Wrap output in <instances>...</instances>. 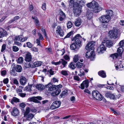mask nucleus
Masks as SVG:
<instances>
[{
	"mask_svg": "<svg viewBox=\"0 0 124 124\" xmlns=\"http://www.w3.org/2000/svg\"><path fill=\"white\" fill-rule=\"evenodd\" d=\"M87 7L93 9L94 13H98L103 9V8L100 6L97 2L95 1H92L91 2L87 4Z\"/></svg>",
	"mask_w": 124,
	"mask_h": 124,
	"instance_id": "f257e3e1",
	"label": "nucleus"
},
{
	"mask_svg": "<svg viewBox=\"0 0 124 124\" xmlns=\"http://www.w3.org/2000/svg\"><path fill=\"white\" fill-rule=\"evenodd\" d=\"M110 18L111 17L105 15L101 16L99 18V20L100 22L102 23H107L109 22Z\"/></svg>",
	"mask_w": 124,
	"mask_h": 124,
	"instance_id": "f03ea898",
	"label": "nucleus"
},
{
	"mask_svg": "<svg viewBox=\"0 0 124 124\" xmlns=\"http://www.w3.org/2000/svg\"><path fill=\"white\" fill-rule=\"evenodd\" d=\"M92 94L93 96L96 99L100 101L102 99L101 95L97 90L93 91Z\"/></svg>",
	"mask_w": 124,
	"mask_h": 124,
	"instance_id": "7ed1b4c3",
	"label": "nucleus"
},
{
	"mask_svg": "<svg viewBox=\"0 0 124 124\" xmlns=\"http://www.w3.org/2000/svg\"><path fill=\"white\" fill-rule=\"evenodd\" d=\"M108 35L111 38H116L117 37V30L116 29L113 28L112 30L109 31Z\"/></svg>",
	"mask_w": 124,
	"mask_h": 124,
	"instance_id": "20e7f679",
	"label": "nucleus"
},
{
	"mask_svg": "<svg viewBox=\"0 0 124 124\" xmlns=\"http://www.w3.org/2000/svg\"><path fill=\"white\" fill-rule=\"evenodd\" d=\"M81 12V8L79 6L74 7L73 8V13L75 16L77 17L79 16Z\"/></svg>",
	"mask_w": 124,
	"mask_h": 124,
	"instance_id": "39448f33",
	"label": "nucleus"
},
{
	"mask_svg": "<svg viewBox=\"0 0 124 124\" xmlns=\"http://www.w3.org/2000/svg\"><path fill=\"white\" fill-rule=\"evenodd\" d=\"M61 102L59 101H56L53 102L50 107L51 109H54L59 108L60 106Z\"/></svg>",
	"mask_w": 124,
	"mask_h": 124,
	"instance_id": "423d86ee",
	"label": "nucleus"
},
{
	"mask_svg": "<svg viewBox=\"0 0 124 124\" xmlns=\"http://www.w3.org/2000/svg\"><path fill=\"white\" fill-rule=\"evenodd\" d=\"M95 43L94 42L91 41L89 42L86 46L85 49L89 51L93 50L94 49V46Z\"/></svg>",
	"mask_w": 124,
	"mask_h": 124,
	"instance_id": "0eeeda50",
	"label": "nucleus"
},
{
	"mask_svg": "<svg viewBox=\"0 0 124 124\" xmlns=\"http://www.w3.org/2000/svg\"><path fill=\"white\" fill-rule=\"evenodd\" d=\"M81 37L79 34L76 35L75 36L74 39L75 40V43L77 45L79 46H80L81 44V41L80 39H81Z\"/></svg>",
	"mask_w": 124,
	"mask_h": 124,
	"instance_id": "6e6552de",
	"label": "nucleus"
},
{
	"mask_svg": "<svg viewBox=\"0 0 124 124\" xmlns=\"http://www.w3.org/2000/svg\"><path fill=\"white\" fill-rule=\"evenodd\" d=\"M90 51L89 50L85 54V56L87 58H90L91 60H93L94 58L95 53L93 51L91 52H90Z\"/></svg>",
	"mask_w": 124,
	"mask_h": 124,
	"instance_id": "1a4fd4ad",
	"label": "nucleus"
},
{
	"mask_svg": "<svg viewBox=\"0 0 124 124\" xmlns=\"http://www.w3.org/2000/svg\"><path fill=\"white\" fill-rule=\"evenodd\" d=\"M103 43H106V46L108 47H111L113 45V42L111 40L105 38L103 41Z\"/></svg>",
	"mask_w": 124,
	"mask_h": 124,
	"instance_id": "9d476101",
	"label": "nucleus"
},
{
	"mask_svg": "<svg viewBox=\"0 0 124 124\" xmlns=\"http://www.w3.org/2000/svg\"><path fill=\"white\" fill-rule=\"evenodd\" d=\"M106 48L104 44H102L100 45L98 47L97 52L99 54L103 53V51L105 50Z\"/></svg>",
	"mask_w": 124,
	"mask_h": 124,
	"instance_id": "9b49d317",
	"label": "nucleus"
},
{
	"mask_svg": "<svg viewBox=\"0 0 124 124\" xmlns=\"http://www.w3.org/2000/svg\"><path fill=\"white\" fill-rule=\"evenodd\" d=\"M89 81L87 80L84 81L80 85V86L79 87L82 89H83L85 88V87L86 88H87L89 86Z\"/></svg>",
	"mask_w": 124,
	"mask_h": 124,
	"instance_id": "f8f14e48",
	"label": "nucleus"
},
{
	"mask_svg": "<svg viewBox=\"0 0 124 124\" xmlns=\"http://www.w3.org/2000/svg\"><path fill=\"white\" fill-rule=\"evenodd\" d=\"M11 109H10L9 111L11 112L12 115L14 116H17L19 115V112L18 109L14 107L12 111H11Z\"/></svg>",
	"mask_w": 124,
	"mask_h": 124,
	"instance_id": "ddd939ff",
	"label": "nucleus"
},
{
	"mask_svg": "<svg viewBox=\"0 0 124 124\" xmlns=\"http://www.w3.org/2000/svg\"><path fill=\"white\" fill-rule=\"evenodd\" d=\"M56 33L59 34L61 36H63L64 34L63 31L61 27L58 26L56 29Z\"/></svg>",
	"mask_w": 124,
	"mask_h": 124,
	"instance_id": "4468645a",
	"label": "nucleus"
},
{
	"mask_svg": "<svg viewBox=\"0 0 124 124\" xmlns=\"http://www.w3.org/2000/svg\"><path fill=\"white\" fill-rule=\"evenodd\" d=\"M105 96L108 98H109L111 99H112L113 100L115 99L116 98V97L113 94L109 92L107 93H106Z\"/></svg>",
	"mask_w": 124,
	"mask_h": 124,
	"instance_id": "2eb2a0df",
	"label": "nucleus"
},
{
	"mask_svg": "<svg viewBox=\"0 0 124 124\" xmlns=\"http://www.w3.org/2000/svg\"><path fill=\"white\" fill-rule=\"evenodd\" d=\"M7 35V33L5 30L4 29L0 28V38L6 36Z\"/></svg>",
	"mask_w": 124,
	"mask_h": 124,
	"instance_id": "dca6fc26",
	"label": "nucleus"
},
{
	"mask_svg": "<svg viewBox=\"0 0 124 124\" xmlns=\"http://www.w3.org/2000/svg\"><path fill=\"white\" fill-rule=\"evenodd\" d=\"M32 57L31 54L30 53H27L26 54L25 60L28 62H30L31 60Z\"/></svg>",
	"mask_w": 124,
	"mask_h": 124,
	"instance_id": "f3484780",
	"label": "nucleus"
},
{
	"mask_svg": "<svg viewBox=\"0 0 124 124\" xmlns=\"http://www.w3.org/2000/svg\"><path fill=\"white\" fill-rule=\"evenodd\" d=\"M76 44L74 43L72 44L70 46V47L71 50H74L75 51H77L78 50L79 47L78 45L77 46Z\"/></svg>",
	"mask_w": 124,
	"mask_h": 124,
	"instance_id": "a211bd4d",
	"label": "nucleus"
},
{
	"mask_svg": "<svg viewBox=\"0 0 124 124\" xmlns=\"http://www.w3.org/2000/svg\"><path fill=\"white\" fill-rule=\"evenodd\" d=\"M26 82V78L23 76H21L20 80V84L22 85H25Z\"/></svg>",
	"mask_w": 124,
	"mask_h": 124,
	"instance_id": "6ab92c4d",
	"label": "nucleus"
},
{
	"mask_svg": "<svg viewBox=\"0 0 124 124\" xmlns=\"http://www.w3.org/2000/svg\"><path fill=\"white\" fill-rule=\"evenodd\" d=\"M59 14L60 16L59 20L61 21H62L65 18L66 16L65 14L62 11H61Z\"/></svg>",
	"mask_w": 124,
	"mask_h": 124,
	"instance_id": "aec40b11",
	"label": "nucleus"
},
{
	"mask_svg": "<svg viewBox=\"0 0 124 124\" xmlns=\"http://www.w3.org/2000/svg\"><path fill=\"white\" fill-rule=\"evenodd\" d=\"M55 85H52L51 83H49L47 85V88H48V90L52 91L56 89Z\"/></svg>",
	"mask_w": 124,
	"mask_h": 124,
	"instance_id": "412c9836",
	"label": "nucleus"
},
{
	"mask_svg": "<svg viewBox=\"0 0 124 124\" xmlns=\"http://www.w3.org/2000/svg\"><path fill=\"white\" fill-rule=\"evenodd\" d=\"M61 90L59 89L53 91L51 93V95L54 96H56L58 95L61 92Z\"/></svg>",
	"mask_w": 124,
	"mask_h": 124,
	"instance_id": "4be33fe9",
	"label": "nucleus"
},
{
	"mask_svg": "<svg viewBox=\"0 0 124 124\" xmlns=\"http://www.w3.org/2000/svg\"><path fill=\"white\" fill-rule=\"evenodd\" d=\"M34 115L31 113H30L26 116V120L27 121H30L34 117Z\"/></svg>",
	"mask_w": 124,
	"mask_h": 124,
	"instance_id": "5701e85b",
	"label": "nucleus"
},
{
	"mask_svg": "<svg viewBox=\"0 0 124 124\" xmlns=\"http://www.w3.org/2000/svg\"><path fill=\"white\" fill-rule=\"evenodd\" d=\"M82 23L81 21L80 18H78L75 21L74 24L77 26H79Z\"/></svg>",
	"mask_w": 124,
	"mask_h": 124,
	"instance_id": "b1692460",
	"label": "nucleus"
},
{
	"mask_svg": "<svg viewBox=\"0 0 124 124\" xmlns=\"http://www.w3.org/2000/svg\"><path fill=\"white\" fill-rule=\"evenodd\" d=\"M36 88L39 90H42L45 88V87L42 84H37L36 86Z\"/></svg>",
	"mask_w": 124,
	"mask_h": 124,
	"instance_id": "393cba45",
	"label": "nucleus"
},
{
	"mask_svg": "<svg viewBox=\"0 0 124 124\" xmlns=\"http://www.w3.org/2000/svg\"><path fill=\"white\" fill-rule=\"evenodd\" d=\"M98 75L102 78H105L106 77L105 73L104 71L101 70L98 72Z\"/></svg>",
	"mask_w": 124,
	"mask_h": 124,
	"instance_id": "a878e982",
	"label": "nucleus"
},
{
	"mask_svg": "<svg viewBox=\"0 0 124 124\" xmlns=\"http://www.w3.org/2000/svg\"><path fill=\"white\" fill-rule=\"evenodd\" d=\"M19 102V99L15 97H14L11 100V103L12 104H14V102Z\"/></svg>",
	"mask_w": 124,
	"mask_h": 124,
	"instance_id": "bb28decb",
	"label": "nucleus"
},
{
	"mask_svg": "<svg viewBox=\"0 0 124 124\" xmlns=\"http://www.w3.org/2000/svg\"><path fill=\"white\" fill-rule=\"evenodd\" d=\"M32 18L34 20V23L37 26H39V22L38 19L36 17H32Z\"/></svg>",
	"mask_w": 124,
	"mask_h": 124,
	"instance_id": "cd10ccee",
	"label": "nucleus"
},
{
	"mask_svg": "<svg viewBox=\"0 0 124 124\" xmlns=\"http://www.w3.org/2000/svg\"><path fill=\"white\" fill-rule=\"evenodd\" d=\"M123 51V49L121 47H119L117 50V52L119 54V55L120 56H122V52Z\"/></svg>",
	"mask_w": 124,
	"mask_h": 124,
	"instance_id": "c85d7f7f",
	"label": "nucleus"
},
{
	"mask_svg": "<svg viewBox=\"0 0 124 124\" xmlns=\"http://www.w3.org/2000/svg\"><path fill=\"white\" fill-rule=\"evenodd\" d=\"M16 70L18 72H20L22 70V68L21 66L20 65H17L15 67Z\"/></svg>",
	"mask_w": 124,
	"mask_h": 124,
	"instance_id": "c756f323",
	"label": "nucleus"
},
{
	"mask_svg": "<svg viewBox=\"0 0 124 124\" xmlns=\"http://www.w3.org/2000/svg\"><path fill=\"white\" fill-rule=\"evenodd\" d=\"M30 108L29 107L26 108V111L24 112V117H25L27 115L29 114L30 111Z\"/></svg>",
	"mask_w": 124,
	"mask_h": 124,
	"instance_id": "7c9ffc66",
	"label": "nucleus"
},
{
	"mask_svg": "<svg viewBox=\"0 0 124 124\" xmlns=\"http://www.w3.org/2000/svg\"><path fill=\"white\" fill-rule=\"evenodd\" d=\"M106 12L107 13V16H108L110 17L112 16L113 13V11L110 10H108L106 11Z\"/></svg>",
	"mask_w": 124,
	"mask_h": 124,
	"instance_id": "2f4dec72",
	"label": "nucleus"
},
{
	"mask_svg": "<svg viewBox=\"0 0 124 124\" xmlns=\"http://www.w3.org/2000/svg\"><path fill=\"white\" fill-rule=\"evenodd\" d=\"M20 18L19 16H16L14 17L13 19L11 20L8 22V23L10 24L12 23L15 21L17 20Z\"/></svg>",
	"mask_w": 124,
	"mask_h": 124,
	"instance_id": "473e14b6",
	"label": "nucleus"
},
{
	"mask_svg": "<svg viewBox=\"0 0 124 124\" xmlns=\"http://www.w3.org/2000/svg\"><path fill=\"white\" fill-rule=\"evenodd\" d=\"M42 64V62L41 61H37L34 62L33 64L35 67L40 66Z\"/></svg>",
	"mask_w": 124,
	"mask_h": 124,
	"instance_id": "72a5a7b5",
	"label": "nucleus"
},
{
	"mask_svg": "<svg viewBox=\"0 0 124 124\" xmlns=\"http://www.w3.org/2000/svg\"><path fill=\"white\" fill-rule=\"evenodd\" d=\"M30 100L31 101H33L37 103H39L40 102V101L38 100L35 97L31 98Z\"/></svg>",
	"mask_w": 124,
	"mask_h": 124,
	"instance_id": "f704fd0d",
	"label": "nucleus"
},
{
	"mask_svg": "<svg viewBox=\"0 0 124 124\" xmlns=\"http://www.w3.org/2000/svg\"><path fill=\"white\" fill-rule=\"evenodd\" d=\"M61 73L63 75L66 76L68 75L69 72L67 70H62L61 71Z\"/></svg>",
	"mask_w": 124,
	"mask_h": 124,
	"instance_id": "c9c22d12",
	"label": "nucleus"
},
{
	"mask_svg": "<svg viewBox=\"0 0 124 124\" xmlns=\"http://www.w3.org/2000/svg\"><path fill=\"white\" fill-rule=\"evenodd\" d=\"M115 66L117 70H122L121 68L123 67V66L122 64H120L119 65H115Z\"/></svg>",
	"mask_w": 124,
	"mask_h": 124,
	"instance_id": "e433bc0d",
	"label": "nucleus"
},
{
	"mask_svg": "<svg viewBox=\"0 0 124 124\" xmlns=\"http://www.w3.org/2000/svg\"><path fill=\"white\" fill-rule=\"evenodd\" d=\"M17 63H21L23 62V58L22 57H19L16 60Z\"/></svg>",
	"mask_w": 124,
	"mask_h": 124,
	"instance_id": "4c0bfd02",
	"label": "nucleus"
},
{
	"mask_svg": "<svg viewBox=\"0 0 124 124\" xmlns=\"http://www.w3.org/2000/svg\"><path fill=\"white\" fill-rule=\"evenodd\" d=\"M32 86L30 85L28 86H26L24 88V90L27 91H31V88Z\"/></svg>",
	"mask_w": 124,
	"mask_h": 124,
	"instance_id": "58836bf2",
	"label": "nucleus"
},
{
	"mask_svg": "<svg viewBox=\"0 0 124 124\" xmlns=\"http://www.w3.org/2000/svg\"><path fill=\"white\" fill-rule=\"evenodd\" d=\"M77 2L79 4L82 5L84 4L85 2L84 0H77Z\"/></svg>",
	"mask_w": 124,
	"mask_h": 124,
	"instance_id": "ea45409f",
	"label": "nucleus"
},
{
	"mask_svg": "<svg viewBox=\"0 0 124 124\" xmlns=\"http://www.w3.org/2000/svg\"><path fill=\"white\" fill-rule=\"evenodd\" d=\"M74 1L73 0H70L69 3V6L71 7H75L74 6Z\"/></svg>",
	"mask_w": 124,
	"mask_h": 124,
	"instance_id": "a19ab883",
	"label": "nucleus"
},
{
	"mask_svg": "<svg viewBox=\"0 0 124 124\" xmlns=\"http://www.w3.org/2000/svg\"><path fill=\"white\" fill-rule=\"evenodd\" d=\"M22 36H16L14 39V41H19L21 40V38H22Z\"/></svg>",
	"mask_w": 124,
	"mask_h": 124,
	"instance_id": "79ce46f5",
	"label": "nucleus"
},
{
	"mask_svg": "<svg viewBox=\"0 0 124 124\" xmlns=\"http://www.w3.org/2000/svg\"><path fill=\"white\" fill-rule=\"evenodd\" d=\"M118 55V54L117 53H115L111 54L110 55V56L113 59L115 57L116 58H117Z\"/></svg>",
	"mask_w": 124,
	"mask_h": 124,
	"instance_id": "37998d69",
	"label": "nucleus"
},
{
	"mask_svg": "<svg viewBox=\"0 0 124 124\" xmlns=\"http://www.w3.org/2000/svg\"><path fill=\"white\" fill-rule=\"evenodd\" d=\"M75 64L74 63H71L69 66L71 69H74L75 68Z\"/></svg>",
	"mask_w": 124,
	"mask_h": 124,
	"instance_id": "c03bdc74",
	"label": "nucleus"
},
{
	"mask_svg": "<svg viewBox=\"0 0 124 124\" xmlns=\"http://www.w3.org/2000/svg\"><path fill=\"white\" fill-rule=\"evenodd\" d=\"M12 50L14 52H17L19 50V49L17 47L14 46L12 47Z\"/></svg>",
	"mask_w": 124,
	"mask_h": 124,
	"instance_id": "a18cd8bd",
	"label": "nucleus"
},
{
	"mask_svg": "<svg viewBox=\"0 0 124 124\" xmlns=\"http://www.w3.org/2000/svg\"><path fill=\"white\" fill-rule=\"evenodd\" d=\"M73 34V32L71 31L68 33L66 36L64 38V39L66 38H68L70 37V36H71Z\"/></svg>",
	"mask_w": 124,
	"mask_h": 124,
	"instance_id": "49530a36",
	"label": "nucleus"
},
{
	"mask_svg": "<svg viewBox=\"0 0 124 124\" xmlns=\"http://www.w3.org/2000/svg\"><path fill=\"white\" fill-rule=\"evenodd\" d=\"M83 64L82 63H81L79 62H78L76 63V66L78 68H80Z\"/></svg>",
	"mask_w": 124,
	"mask_h": 124,
	"instance_id": "de8ad7c7",
	"label": "nucleus"
},
{
	"mask_svg": "<svg viewBox=\"0 0 124 124\" xmlns=\"http://www.w3.org/2000/svg\"><path fill=\"white\" fill-rule=\"evenodd\" d=\"M67 27L68 28H70L72 26V24L71 22L69 21L67 23Z\"/></svg>",
	"mask_w": 124,
	"mask_h": 124,
	"instance_id": "09e8293b",
	"label": "nucleus"
},
{
	"mask_svg": "<svg viewBox=\"0 0 124 124\" xmlns=\"http://www.w3.org/2000/svg\"><path fill=\"white\" fill-rule=\"evenodd\" d=\"M93 16V14L92 13H90L88 14L87 13V16L88 19H90Z\"/></svg>",
	"mask_w": 124,
	"mask_h": 124,
	"instance_id": "8fccbe9b",
	"label": "nucleus"
},
{
	"mask_svg": "<svg viewBox=\"0 0 124 124\" xmlns=\"http://www.w3.org/2000/svg\"><path fill=\"white\" fill-rule=\"evenodd\" d=\"M60 61L62 64L64 66V67H65L66 65L67 64V62L62 59H61Z\"/></svg>",
	"mask_w": 124,
	"mask_h": 124,
	"instance_id": "3c124183",
	"label": "nucleus"
},
{
	"mask_svg": "<svg viewBox=\"0 0 124 124\" xmlns=\"http://www.w3.org/2000/svg\"><path fill=\"white\" fill-rule=\"evenodd\" d=\"M78 60V55H76L73 58V61L74 62H77Z\"/></svg>",
	"mask_w": 124,
	"mask_h": 124,
	"instance_id": "603ef678",
	"label": "nucleus"
},
{
	"mask_svg": "<svg viewBox=\"0 0 124 124\" xmlns=\"http://www.w3.org/2000/svg\"><path fill=\"white\" fill-rule=\"evenodd\" d=\"M78 75L80 76L85 75V73L83 71H82V70L80 69L79 70V73L78 74Z\"/></svg>",
	"mask_w": 124,
	"mask_h": 124,
	"instance_id": "864d4df0",
	"label": "nucleus"
},
{
	"mask_svg": "<svg viewBox=\"0 0 124 124\" xmlns=\"http://www.w3.org/2000/svg\"><path fill=\"white\" fill-rule=\"evenodd\" d=\"M27 47L29 48H31L33 46V45L29 42H27L26 43Z\"/></svg>",
	"mask_w": 124,
	"mask_h": 124,
	"instance_id": "5fc2aeb1",
	"label": "nucleus"
},
{
	"mask_svg": "<svg viewBox=\"0 0 124 124\" xmlns=\"http://www.w3.org/2000/svg\"><path fill=\"white\" fill-rule=\"evenodd\" d=\"M23 36H22V38H21L20 41L21 42H23L24 41H25L26 40L28 39V37H25L24 38L23 37Z\"/></svg>",
	"mask_w": 124,
	"mask_h": 124,
	"instance_id": "6e6d98bb",
	"label": "nucleus"
},
{
	"mask_svg": "<svg viewBox=\"0 0 124 124\" xmlns=\"http://www.w3.org/2000/svg\"><path fill=\"white\" fill-rule=\"evenodd\" d=\"M41 30L43 32V33L44 35V36L45 37H46V38L47 37V36H46V31L45 30L43 29V27H41Z\"/></svg>",
	"mask_w": 124,
	"mask_h": 124,
	"instance_id": "4d7b16f0",
	"label": "nucleus"
},
{
	"mask_svg": "<svg viewBox=\"0 0 124 124\" xmlns=\"http://www.w3.org/2000/svg\"><path fill=\"white\" fill-rule=\"evenodd\" d=\"M6 45L5 44H3L2 46L1 51V52H3L5 49L6 48Z\"/></svg>",
	"mask_w": 124,
	"mask_h": 124,
	"instance_id": "13d9d810",
	"label": "nucleus"
},
{
	"mask_svg": "<svg viewBox=\"0 0 124 124\" xmlns=\"http://www.w3.org/2000/svg\"><path fill=\"white\" fill-rule=\"evenodd\" d=\"M61 63V61H59V62H52V64L55 65H59Z\"/></svg>",
	"mask_w": 124,
	"mask_h": 124,
	"instance_id": "bf43d9fd",
	"label": "nucleus"
},
{
	"mask_svg": "<svg viewBox=\"0 0 124 124\" xmlns=\"http://www.w3.org/2000/svg\"><path fill=\"white\" fill-rule=\"evenodd\" d=\"M38 34L39 37V39L41 40H43V37L41 34L40 33H38Z\"/></svg>",
	"mask_w": 124,
	"mask_h": 124,
	"instance_id": "052dcab7",
	"label": "nucleus"
},
{
	"mask_svg": "<svg viewBox=\"0 0 124 124\" xmlns=\"http://www.w3.org/2000/svg\"><path fill=\"white\" fill-rule=\"evenodd\" d=\"M119 45L120 46L122 47L124 45V42L123 40H121L119 43Z\"/></svg>",
	"mask_w": 124,
	"mask_h": 124,
	"instance_id": "680f3d73",
	"label": "nucleus"
},
{
	"mask_svg": "<svg viewBox=\"0 0 124 124\" xmlns=\"http://www.w3.org/2000/svg\"><path fill=\"white\" fill-rule=\"evenodd\" d=\"M26 95V93H18L19 95L21 97H23L25 96Z\"/></svg>",
	"mask_w": 124,
	"mask_h": 124,
	"instance_id": "e2e57ef3",
	"label": "nucleus"
},
{
	"mask_svg": "<svg viewBox=\"0 0 124 124\" xmlns=\"http://www.w3.org/2000/svg\"><path fill=\"white\" fill-rule=\"evenodd\" d=\"M19 106L21 107L24 108L25 107L26 105L24 103H22L19 104Z\"/></svg>",
	"mask_w": 124,
	"mask_h": 124,
	"instance_id": "0e129e2a",
	"label": "nucleus"
},
{
	"mask_svg": "<svg viewBox=\"0 0 124 124\" xmlns=\"http://www.w3.org/2000/svg\"><path fill=\"white\" fill-rule=\"evenodd\" d=\"M46 51L47 52L51 54L52 52V49L51 48H46Z\"/></svg>",
	"mask_w": 124,
	"mask_h": 124,
	"instance_id": "69168bd1",
	"label": "nucleus"
},
{
	"mask_svg": "<svg viewBox=\"0 0 124 124\" xmlns=\"http://www.w3.org/2000/svg\"><path fill=\"white\" fill-rule=\"evenodd\" d=\"M67 93V92L66 91H63L62 92V93L61 94V97H63V96H64Z\"/></svg>",
	"mask_w": 124,
	"mask_h": 124,
	"instance_id": "338daca9",
	"label": "nucleus"
},
{
	"mask_svg": "<svg viewBox=\"0 0 124 124\" xmlns=\"http://www.w3.org/2000/svg\"><path fill=\"white\" fill-rule=\"evenodd\" d=\"M62 86L60 84L57 86L55 85V87L56 89L57 90L59 89V88H61L62 87Z\"/></svg>",
	"mask_w": 124,
	"mask_h": 124,
	"instance_id": "774afa93",
	"label": "nucleus"
}]
</instances>
